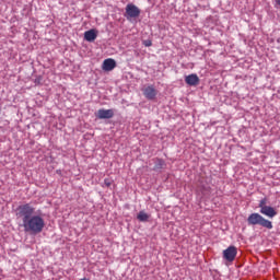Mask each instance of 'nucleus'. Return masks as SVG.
Listing matches in <instances>:
<instances>
[{"instance_id": "f257e3e1", "label": "nucleus", "mask_w": 280, "mask_h": 280, "mask_svg": "<svg viewBox=\"0 0 280 280\" xmlns=\"http://www.w3.org/2000/svg\"><path fill=\"white\" fill-rule=\"evenodd\" d=\"M36 213V208L32 203H24L18 208V218L22 220V226L25 233H31V235H38L43 233L45 229V219L40 214Z\"/></svg>"}, {"instance_id": "f03ea898", "label": "nucleus", "mask_w": 280, "mask_h": 280, "mask_svg": "<svg viewBox=\"0 0 280 280\" xmlns=\"http://www.w3.org/2000/svg\"><path fill=\"white\" fill-rule=\"evenodd\" d=\"M247 223L249 226H262V229H272V221L267 220L261 214L254 212L247 218Z\"/></svg>"}, {"instance_id": "7ed1b4c3", "label": "nucleus", "mask_w": 280, "mask_h": 280, "mask_svg": "<svg viewBox=\"0 0 280 280\" xmlns=\"http://www.w3.org/2000/svg\"><path fill=\"white\" fill-rule=\"evenodd\" d=\"M141 14V10L137 5L129 3L126 7V18L127 19H137Z\"/></svg>"}, {"instance_id": "20e7f679", "label": "nucleus", "mask_w": 280, "mask_h": 280, "mask_svg": "<svg viewBox=\"0 0 280 280\" xmlns=\"http://www.w3.org/2000/svg\"><path fill=\"white\" fill-rule=\"evenodd\" d=\"M235 257H237V247L232 245L223 250V259H225V261H235Z\"/></svg>"}, {"instance_id": "39448f33", "label": "nucleus", "mask_w": 280, "mask_h": 280, "mask_svg": "<svg viewBox=\"0 0 280 280\" xmlns=\"http://www.w3.org/2000/svg\"><path fill=\"white\" fill-rule=\"evenodd\" d=\"M142 93L147 100L152 101L156 100V95L159 92L156 91V88H154V85H149L142 89Z\"/></svg>"}, {"instance_id": "423d86ee", "label": "nucleus", "mask_w": 280, "mask_h": 280, "mask_svg": "<svg viewBox=\"0 0 280 280\" xmlns=\"http://www.w3.org/2000/svg\"><path fill=\"white\" fill-rule=\"evenodd\" d=\"M96 117L97 119H113L115 112H113V109H98Z\"/></svg>"}, {"instance_id": "0eeeda50", "label": "nucleus", "mask_w": 280, "mask_h": 280, "mask_svg": "<svg viewBox=\"0 0 280 280\" xmlns=\"http://www.w3.org/2000/svg\"><path fill=\"white\" fill-rule=\"evenodd\" d=\"M186 84L188 86H198L200 84V78H198V74H189L185 78Z\"/></svg>"}, {"instance_id": "6e6552de", "label": "nucleus", "mask_w": 280, "mask_h": 280, "mask_svg": "<svg viewBox=\"0 0 280 280\" xmlns=\"http://www.w3.org/2000/svg\"><path fill=\"white\" fill-rule=\"evenodd\" d=\"M117 67V61L115 59L108 58L103 61L102 69L103 71H113Z\"/></svg>"}, {"instance_id": "1a4fd4ad", "label": "nucleus", "mask_w": 280, "mask_h": 280, "mask_svg": "<svg viewBox=\"0 0 280 280\" xmlns=\"http://www.w3.org/2000/svg\"><path fill=\"white\" fill-rule=\"evenodd\" d=\"M260 213L262 215H267V218H275V215H277V210L270 206H267L260 209Z\"/></svg>"}, {"instance_id": "9d476101", "label": "nucleus", "mask_w": 280, "mask_h": 280, "mask_svg": "<svg viewBox=\"0 0 280 280\" xmlns=\"http://www.w3.org/2000/svg\"><path fill=\"white\" fill-rule=\"evenodd\" d=\"M97 38V31L90 30L84 33V39L88 40V43H93Z\"/></svg>"}, {"instance_id": "9b49d317", "label": "nucleus", "mask_w": 280, "mask_h": 280, "mask_svg": "<svg viewBox=\"0 0 280 280\" xmlns=\"http://www.w3.org/2000/svg\"><path fill=\"white\" fill-rule=\"evenodd\" d=\"M137 219L139 222H148V220H150V214L145 213V211H140L137 215Z\"/></svg>"}, {"instance_id": "f8f14e48", "label": "nucleus", "mask_w": 280, "mask_h": 280, "mask_svg": "<svg viewBox=\"0 0 280 280\" xmlns=\"http://www.w3.org/2000/svg\"><path fill=\"white\" fill-rule=\"evenodd\" d=\"M144 47H152V40L147 39L143 42Z\"/></svg>"}, {"instance_id": "ddd939ff", "label": "nucleus", "mask_w": 280, "mask_h": 280, "mask_svg": "<svg viewBox=\"0 0 280 280\" xmlns=\"http://www.w3.org/2000/svg\"><path fill=\"white\" fill-rule=\"evenodd\" d=\"M264 207H268V206H266V199H262L259 202V209H262Z\"/></svg>"}, {"instance_id": "4468645a", "label": "nucleus", "mask_w": 280, "mask_h": 280, "mask_svg": "<svg viewBox=\"0 0 280 280\" xmlns=\"http://www.w3.org/2000/svg\"><path fill=\"white\" fill-rule=\"evenodd\" d=\"M104 184H105L106 187H110V185H113V183H112L110 179H108V178H106V179L104 180Z\"/></svg>"}, {"instance_id": "2eb2a0df", "label": "nucleus", "mask_w": 280, "mask_h": 280, "mask_svg": "<svg viewBox=\"0 0 280 280\" xmlns=\"http://www.w3.org/2000/svg\"><path fill=\"white\" fill-rule=\"evenodd\" d=\"M276 3L280 7V0H276Z\"/></svg>"}]
</instances>
